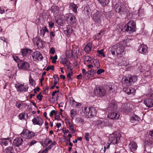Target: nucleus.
I'll list each match as a JSON object with an SVG mask.
<instances>
[{
  "label": "nucleus",
  "mask_w": 153,
  "mask_h": 153,
  "mask_svg": "<svg viewBox=\"0 0 153 153\" xmlns=\"http://www.w3.org/2000/svg\"><path fill=\"white\" fill-rule=\"evenodd\" d=\"M114 8L116 12L121 14H125L127 12V9L125 5L121 3L118 2L115 4Z\"/></svg>",
  "instance_id": "f257e3e1"
},
{
  "label": "nucleus",
  "mask_w": 153,
  "mask_h": 153,
  "mask_svg": "<svg viewBox=\"0 0 153 153\" xmlns=\"http://www.w3.org/2000/svg\"><path fill=\"white\" fill-rule=\"evenodd\" d=\"M135 23L133 21L129 22L124 27L125 30L129 33H132L135 31Z\"/></svg>",
  "instance_id": "f03ea898"
},
{
  "label": "nucleus",
  "mask_w": 153,
  "mask_h": 153,
  "mask_svg": "<svg viewBox=\"0 0 153 153\" xmlns=\"http://www.w3.org/2000/svg\"><path fill=\"white\" fill-rule=\"evenodd\" d=\"M121 137V134L119 133L115 132L110 135L109 140L112 144H117Z\"/></svg>",
  "instance_id": "7ed1b4c3"
},
{
  "label": "nucleus",
  "mask_w": 153,
  "mask_h": 153,
  "mask_svg": "<svg viewBox=\"0 0 153 153\" xmlns=\"http://www.w3.org/2000/svg\"><path fill=\"white\" fill-rule=\"evenodd\" d=\"M103 18V13L100 11H97L93 16V19L94 22L97 24L101 23Z\"/></svg>",
  "instance_id": "20e7f679"
},
{
  "label": "nucleus",
  "mask_w": 153,
  "mask_h": 153,
  "mask_svg": "<svg viewBox=\"0 0 153 153\" xmlns=\"http://www.w3.org/2000/svg\"><path fill=\"white\" fill-rule=\"evenodd\" d=\"M34 135V133L27 129L23 130L21 133V136L23 138L29 139L31 138Z\"/></svg>",
  "instance_id": "39448f33"
},
{
  "label": "nucleus",
  "mask_w": 153,
  "mask_h": 153,
  "mask_svg": "<svg viewBox=\"0 0 153 153\" xmlns=\"http://www.w3.org/2000/svg\"><path fill=\"white\" fill-rule=\"evenodd\" d=\"M116 48L115 50H117L116 53L117 54V57H121L123 55V53L124 52V46L121 44H117L116 45Z\"/></svg>",
  "instance_id": "423d86ee"
},
{
  "label": "nucleus",
  "mask_w": 153,
  "mask_h": 153,
  "mask_svg": "<svg viewBox=\"0 0 153 153\" xmlns=\"http://www.w3.org/2000/svg\"><path fill=\"white\" fill-rule=\"evenodd\" d=\"M18 66L19 69L28 71L29 69L30 65L26 62L21 60L18 63Z\"/></svg>",
  "instance_id": "0eeeda50"
},
{
  "label": "nucleus",
  "mask_w": 153,
  "mask_h": 153,
  "mask_svg": "<svg viewBox=\"0 0 153 153\" xmlns=\"http://www.w3.org/2000/svg\"><path fill=\"white\" fill-rule=\"evenodd\" d=\"M87 111H88V112H87L85 114L88 117L92 118L96 115L97 111L94 107L89 108Z\"/></svg>",
  "instance_id": "6e6552de"
},
{
  "label": "nucleus",
  "mask_w": 153,
  "mask_h": 153,
  "mask_svg": "<svg viewBox=\"0 0 153 153\" xmlns=\"http://www.w3.org/2000/svg\"><path fill=\"white\" fill-rule=\"evenodd\" d=\"M91 63H93L94 69H92L91 72H92L93 74L96 73V69L95 68L98 69L100 68V64L99 61L97 59H92L90 61Z\"/></svg>",
  "instance_id": "1a4fd4ad"
},
{
  "label": "nucleus",
  "mask_w": 153,
  "mask_h": 153,
  "mask_svg": "<svg viewBox=\"0 0 153 153\" xmlns=\"http://www.w3.org/2000/svg\"><path fill=\"white\" fill-rule=\"evenodd\" d=\"M106 92V90L103 88L100 87H97L94 90L95 94L99 96H104Z\"/></svg>",
  "instance_id": "9d476101"
},
{
  "label": "nucleus",
  "mask_w": 153,
  "mask_h": 153,
  "mask_svg": "<svg viewBox=\"0 0 153 153\" xmlns=\"http://www.w3.org/2000/svg\"><path fill=\"white\" fill-rule=\"evenodd\" d=\"M32 58L34 61L38 62L39 60H42L43 57L42 54L38 51H35L32 55Z\"/></svg>",
  "instance_id": "9b49d317"
},
{
  "label": "nucleus",
  "mask_w": 153,
  "mask_h": 153,
  "mask_svg": "<svg viewBox=\"0 0 153 153\" xmlns=\"http://www.w3.org/2000/svg\"><path fill=\"white\" fill-rule=\"evenodd\" d=\"M32 122L34 125H38L39 126L42 125L43 122V120L40 117L35 115L32 120Z\"/></svg>",
  "instance_id": "f8f14e48"
},
{
  "label": "nucleus",
  "mask_w": 153,
  "mask_h": 153,
  "mask_svg": "<svg viewBox=\"0 0 153 153\" xmlns=\"http://www.w3.org/2000/svg\"><path fill=\"white\" fill-rule=\"evenodd\" d=\"M11 143L10 138H2L0 139V144L2 146H7Z\"/></svg>",
  "instance_id": "ddd939ff"
},
{
  "label": "nucleus",
  "mask_w": 153,
  "mask_h": 153,
  "mask_svg": "<svg viewBox=\"0 0 153 153\" xmlns=\"http://www.w3.org/2000/svg\"><path fill=\"white\" fill-rule=\"evenodd\" d=\"M122 83L125 85L128 86L132 84L130 77H123L122 80Z\"/></svg>",
  "instance_id": "4468645a"
},
{
  "label": "nucleus",
  "mask_w": 153,
  "mask_h": 153,
  "mask_svg": "<svg viewBox=\"0 0 153 153\" xmlns=\"http://www.w3.org/2000/svg\"><path fill=\"white\" fill-rule=\"evenodd\" d=\"M120 115L116 112H111L109 113L108 117L112 120H116L119 119Z\"/></svg>",
  "instance_id": "2eb2a0df"
},
{
  "label": "nucleus",
  "mask_w": 153,
  "mask_h": 153,
  "mask_svg": "<svg viewBox=\"0 0 153 153\" xmlns=\"http://www.w3.org/2000/svg\"><path fill=\"white\" fill-rule=\"evenodd\" d=\"M147 48L146 45L142 44L139 46L138 51L141 53L145 54L147 52Z\"/></svg>",
  "instance_id": "dca6fc26"
},
{
  "label": "nucleus",
  "mask_w": 153,
  "mask_h": 153,
  "mask_svg": "<svg viewBox=\"0 0 153 153\" xmlns=\"http://www.w3.org/2000/svg\"><path fill=\"white\" fill-rule=\"evenodd\" d=\"M17 90L20 92L27 91L28 89V87L27 85H20L17 86Z\"/></svg>",
  "instance_id": "f3484780"
},
{
  "label": "nucleus",
  "mask_w": 153,
  "mask_h": 153,
  "mask_svg": "<svg viewBox=\"0 0 153 153\" xmlns=\"http://www.w3.org/2000/svg\"><path fill=\"white\" fill-rule=\"evenodd\" d=\"M23 142V139L20 138H17L14 140L13 143L14 145L16 146H19L21 145L22 142Z\"/></svg>",
  "instance_id": "a211bd4d"
},
{
  "label": "nucleus",
  "mask_w": 153,
  "mask_h": 153,
  "mask_svg": "<svg viewBox=\"0 0 153 153\" xmlns=\"http://www.w3.org/2000/svg\"><path fill=\"white\" fill-rule=\"evenodd\" d=\"M144 103L148 107H152L153 106V99H147L144 101Z\"/></svg>",
  "instance_id": "6ab92c4d"
},
{
  "label": "nucleus",
  "mask_w": 153,
  "mask_h": 153,
  "mask_svg": "<svg viewBox=\"0 0 153 153\" xmlns=\"http://www.w3.org/2000/svg\"><path fill=\"white\" fill-rule=\"evenodd\" d=\"M21 55L23 56H26L29 55L32 52L31 50L28 49H22L21 50Z\"/></svg>",
  "instance_id": "aec40b11"
},
{
  "label": "nucleus",
  "mask_w": 153,
  "mask_h": 153,
  "mask_svg": "<svg viewBox=\"0 0 153 153\" xmlns=\"http://www.w3.org/2000/svg\"><path fill=\"white\" fill-rule=\"evenodd\" d=\"M129 147L131 151L133 152L137 149V146L136 143L134 141L131 142L129 145Z\"/></svg>",
  "instance_id": "412c9836"
},
{
  "label": "nucleus",
  "mask_w": 153,
  "mask_h": 153,
  "mask_svg": "<svg viewBox=\"0 0 153 153\" xmlns=\"http://www.w3.org/2000/svg\"><path fill=\"white\" fill-rule=\"evenodd\" d=\"M69 7L71 10H72L74 12L76 13L77 12L78 6L74 3L71 2L69 4Z\"/></svg>",
  "instance_id": "4be33fe9"
},
{
  "label": "nucleus",
  "mask_w": 153,
  "mask_h": 153,
  "mask_svg": "<svg viewBox=\"0 0 153 153\" xmlns=\"http://www.w3.org/2000/svg\"><path fill=\"white\" fill-rule=\"evenodd\" d=\"M70 101L71 104L74 107H76L81 105V104L79 103H78L76 102L72 97H71L70 99Z\"/></svg>",
  "instance_id": "5701e85b"
},
{
  "label": "nucleus",
  "mask_w": 153,
  "mask_h": 153,
  "mask_svg": "<svg viewBox=\"0 0 153 153\" xmlns=\"http://www.w3.org/2000/svg\"><path fill=\"white\" fill-rule=\"evenodd\" d=\"M51 10L52 12L55 15L57 14L59 12V7L56 6H52L51 8Z\"/></svg>",
  "instance_id": "b1692460"
},
{
  "label": "nucleus",
  "mask_w": 153,
  "mask_h": 153,
  "mask_svg": "<svg viewBox=\"0 0 153 153\" xmlns=\"http://www.w3.org/2000/svg\"><path fill=\"white\" fill-rule=\"evenodd\" d=\"M4 152V153H14V151L12 147L9 146L5 148Z\"/></svg>",
  "instance_id": "393cba45"
},
{
  "label": "nucleus",
  "mask_w": 153,
  "mask_h": 153,
  "mask_svg": "<svg viewBox=\"0 0 153 153\" xmlns=\"http://www.w3.org/2000/svg\"><path fill=\"white\" fill-rule=\"evenodd\" d=\"M116 48V45L109 48V51L113 55H115L117 56V54L116 53L117 50H115V48Z\"/></svg>",
  "instance_id": "a878e982"
},
{
  "label": "nucleus",
  "mask_w": 153,
  "mask_h": 153,
  "mask_svg": "<svg viewBox=\"0 0 153 153\" xmlns=\"http://www.w3.org/2000/svg\"><path fill=\"white\" fill-rule=\"evenodd\" d=\"M91 44L89 43L85 46L84 50L86 52H88L91 50Z\"/></svg>",
  "instance_id": "bb28decb"
},
{
  "label": "nucleus",
  "mask_w": 153,
  "mask_h": 153,
  "mask_svg": "<svg viewBox=\"0 0 153 153\" xmlns=\"http://www.w3.org/2000/svg\"><path fill=\"white\" fill-rule=\"evenodd\" d=\"M99 1L101 4L104 7L107 5L109 2V0H98Z\"/></svg>",
  "instance_id": "cd10ccee"
},
{
  "label": "nucleus",
  "mask_w": 153,
  "mask_h": 153,
  "mask_svg": "<svg viewBox=\"0 0 153 153\" xmlns=\"http://www.w3.org/2000/svg\"><path fill=\"white\" fill-rule=\"evenodd\" d=\"M114 87L113 84L109 85L107 88L108 91L111 93L113 92L114 91Z\"/></svg>",
  "instance_id": "c85d7f7f"
},
{
  "label": "nucleus",
  "mask_w": 153,
  "mask_h": 153,
  "mask_svg": "<svg viewBox=\"0 0 153 153\" xmlns=\"http://www.w3.org/2000/svg\"><path fill=\"white\" fill-rule=\"evenodd\" d=\"M74 52V51H72L71 50L67 51L65 53V55H66V56L68 57L69 58L71 57V56L73 55H73Z\"/></svg>",
  "instance_id": "c756f323"
},
{
  "label": "nucleus",
  "mask_w": 153,
  "mask_h": 153,
  "mask_svg": "<svg viewBox=\"0 0 153 153\" xmlns=\"http://www.w3.org/2000/svg\"><path fill=\"white\" fill-rule=\"evenodd\" d=\"M96 124L100 127H103L104 124V122H103L101 120H99L96 122Z\"/></svg>",
  "instance_id": "7c9ffc66"
},
{
  "label": "nucleus",
  "mask_w": 153,
  "mask_h": 153,
  "mask_svg": "<svg viewBox=\"0 0 153 153\" xmlns=\"http://www.w3.org/2000/svg\"><path fill=\"white\" fill-rule=\"evenodd\" d=\"M125 91L127 94L128 95H130L131 94H134L135 92V90L133 88L129 89Z\"/></svg>",
  "instance_id": "2f4dec72"
},
{
  "label": "nucleus",
  "mask_w": 153,
  "mask_h": 153,
  "mask_svg": "<svg viewBox=\"0 0 153 153\" xmlns=\"http://www.w3.org/2000/svg\"><path fill=\"white\" fill-rule=\"evenodd\" d=\"M70 22L72 24H74L76 22V18L74 15H71L70 18Z\"/></svg>",
  "instance_id": "473e14b6"
},
{
  "label": "nucleus",
  "mask_w": 153,
  "mask_h": 153,
  "mask_svg": "<svg viewBox=\"0 0 153 153\" xmlns=\"http://www.w3.org/2000/svg\"><path fill=\"white\" fill-rule=\"evenodd\" d=\"M109 106L111 110L112 111H114L117 108V106L114 103H110Z\"/></svg>",
  "instance_id": "72a5a7b5"
},
{
  "label": "nucleus",
  "mask_w": 153,
  "mask_h": 153,
  "mask_svg": "<svg viewBox=\"0 0 153 153\" xmlns=\"http://www.w3.org/2000/svg\"><path fill=\"white\" fill-rule=\"evenodd\" d=\"M140 120V118L136 115H133L131 118V120L132 121H138Z\"/></svg>",
  "instance_id": "f704fd0d"
},
{
  "label": "nucleus",
  "mask_w": 153,
  "mask_h": 153,
  "mask_svg": "<svg viewBox=\"0 0 153 153\" xmlns=\"http://www.w3.org/2000/svg\"><path fill=\"white\" fill-rule=\"evenodd\" d=\"M76 122L80 124H82L84 122V120L81 117L76 118Z\"/></svg>",
  "instance_id": "c9c22d12"
},
{
  "label": "nucleus",
  "mask_w": 153,
  "mask_h": 153,
  "mask_svg": "<svg viewBox=\"0 0 153 153\" xmlns=\"http://www.w3.org/2000/svg\"><path fill=\"white\" fill-rule=\"evenodd\" d=\"M62 63L64 65L66 66L70 65V64L69 61L66 59H64L62 61Z\"/></svg>",
  "instance_id": "e433bc0d"
},
{
  "label": "nucleus",
  "mask_w": 153,
  "mask_h": 153,
  "mask_svg": "<svg viewBox=\"0 0 153 153\" xmlns=\"http://www.w3.org/2000/svg\"><path fill=\"white\" fill-rule=\"evenodd\" d=\"M66 30L69 33H71L72 32V27L70 25H68L67 26Z\"/></svg>",
  "instance_id": "4c0bfd02"
},
{
  "label": "nucleus",
  "mask_w": 153,
  "mask_h": 153,
  "mask_svg": "<svg viewBox=\"0 0 153 153\" xmlns=\"http://www.w3.org/2000/svg\"><path fill=\"white\" fill-rule=\"evenodd\" d=\"M152 141L150 140H147L146 141V144H147L146 145V146H147V145L149 146V147H152Z\"/></svg>",
  "instance_id": "58836bf2"
},
{
  "label": "nucleus",
  "mask_w": 153,
  "mask_h": 153,
  "mask_svg": "<svg viewBox=\"0 0 153 153\" xmlns=\"http://www.w3.org/2000/svg\"><path fill=\"white\" fill-rule=\"evenodd\" d=\"M25 114H26L27 115V113H22L19 115L18 117H19V119L21 120L24 119H25Z\"/></svg>",
  "instance_id": "ea45409f"
},
{
  "label": "nucleus",
  "mask_w": 153,
  "mask_h": 153,
  "mask_svg": "<svg viewBox=\"0 0 153 153\" xmlns=\"http://www.w3.org/2000/svg\"><path fill=\"white\" fill-rule=\"evenodd\" d=\"M113 124V122L110 121H108L106 122H104V125L105 126H111Z\"/></svg>",
  "instance_id": "a19ab883"
},
{
  "label": "nucleus",
  "mask_w": 153,
  "mask_h": 153,
  "mask_svg": "<svg viewBox=\"0 0 153 153\" xmlns=\"http://www.w3.org/2000/svg\"><path fill=\"white\" fill-rule=\"evenodd\" d=\"M103 35V33L102 32H100L97 34L96 36V39H100Z\"/></svg>",
  "instance_id": "79ce46f5"
},
{
  "label": "nucleus",
  "mask_w": 153,
  "mask_h": 153,
  "mask_svg": "<svg viewBox=\"0 0 153 153\" xmlns=\"http://www.w3.org/2000/svg\"><path fill=\"white\" fill-rule=\"evenodd\" d=\"M130 78L131 79V82H132V83L133 82H136L137 79V76H133L130 77Z\"/></svg>",
  "instance_id": "37998d69"
},
{
  "label": "nucleus",
  "mask_w": 153,
  "mask_h": 153,
  "mask_svg": "<svg viewBox=\"0 0 153 153\" xmlns=\"http://www.w3.org/2000/svg\"><path fill=\"white\" fill-rule=\"evenodd\" d=\"M29 82L30 84L33 85L35 84V82L34 80L32 78L31 76H30L29 77Z\"/></svg>",
  "instance_id": "c03bdc74"
},
{
  "label": "nucleus",
  "mask_w": 153,
  "mask_h": 153,
  "mask_svg": "<svg viewBox=\"0 0 153 153\" xmlns=\"http://www.w3.org/2000/svg\"><path fill=\"white\" fill-rule=\"evenodd\" d=\"M56 142H53L47 148V149H48V150L51 149L55 145Z\"/></svg>",
  "instance_id": "a18cd8bd"
},
{
  "label": "nucleus",
  "mask_w": 153,
  "mask_h": 153,
  "mask_svg": "<svg viewBox=\"0 0 153 153\" xmlns=\"http://www.w3.org/2000/svg\"><path fill=\"white\" fill-rule=\"evenodd\" d=\"M90 59V58L88 56H85L83 57L84 60L87 62H89Z\"/></svg>",
  "instance_id": "49530a36"
},
{
  "label": "nucleus",
  "mask_w": 153,
  "mask_h": 153,
  "mask_svg": "<svg viewBox=\"0 0 153 153\" xmlns=\"http://www.w3.org/2000/svg\"><path fill=\"white\" fill-rule=\"evenodd\" d=\"M47 139H46L44 140V143L45 144L46 146H48V144H50L52 142V141L51 140H48V141L47 143Z\"/></svg>",
  "instance_id": "de8ad7c7"
},
{
  "label": "nucleus",
  "mask_w": 153,
  "mask_h": 153,
  "mask_svg": "<svg viewBox=\"0 0 153 153\" xmlns=\"http://www.w3.org/2000/svg\"><path fill=\"white\" fill-rule=\"evenodd\" d=\"M90 72L88 71L87 72L85 73L84 75V77H85V78L86 79L87 78H88L89 77H90Z\"/></svg>",
  "instance_id": "09e8293b"
},
{
  "label": "nucleus",
  "mask_w": 153,
  "mask_h": 153,
  "mask_svg": "<svg viewBox=\"0 0 153 153\" xmlns=\"http://www.w3.org/2000/svg\"><path fill=\"white\" fill-rule=\"evenodd\" d=\"M89 133H85V139L87 141L89 140Z\"/></svg>",
  "instance_id": "8fccbe9b"
},
{
  "label": "nucleus",
  "mask_w": 153,
  "mask_h": 153,
  "mask_svg": "<svg viewBox=\"0 0 153 153\" xmlns=\"http://www.w3.org/2000/svg\"><path fill=\"white\" fill-rule=\"evenodd\" d=\"M103 50L102 49L98 51L97 52H98L100 55L104 57L105 56V55L103 53Z\"/></svg>",
  "instance_id": "3c124183"
},
{
  "label": "nucleus",
  "mask_w": 153,
  "mask_h": 153,
  "mask_svg": "<svg viewBox=\"0 0 153 153\" xmlns=\"http://www.w3.org/2000/svg\"><path fill=\"white\" fill-rule=\"evenodd\" d=\"M71 117L73 118V117H74V115L76 114V111L72 109L71 110Z\"/></svg>",
  "instance_id": "603ef678"
},
{
  "label": "nucleus",
  "mask_w": 153,
  "mask_h": 153,
  "mask_svg": "<svg viewBox=\"0 0 153 153\" xmlns=\"http://www.w3.org/2000/svg\"><path fill=\"white\" fill-rule=\"evenodd\" d=\"M43 96L41 94V93H40L37 96V98L39 100L41 101L42 100V98Z\"/></svg>",
  "instance_id": "864d4df0"
},
{
  "label": "nucleus",
  "mask_w": 153,
  "mask_h": 153,
  "mask_svg": "<svg viewBox=\"0 0 153 153\" xmlns=\"http://www.w3.org/2000/svg\"><path fill=\"white\" fill-rule=\"evenodd\" d=\"M104 71V70L102 69H99L97 71V73L98 74H100Z\"/></svg>",
  "instance_id": "5fc2aeb1"
},
{
  "label": "nucleus",
  "mask_w": 153,
  "mask_h": 153,
  "mask_svg": "<svg viewBox=\"0 0 153 153\" xmlns=\"http://www.w3.org/2000/svg\"><path fill=\"white\" fill-rule=\"evenodd\" d=\"M45 33V31L43 29H42L40 30V34L42 37H43L44 36Z\"/></svg>",
  "instance_id": "6e6d98bb"
},
{
  "label": "nucleus",
  "mask_w": 153,
  "mask_h": 153,
  "mask_svg": "<svg viewBox=\"0 0 153 153\" xmlns=\"http://www.w3.org/2000/svg\"><path fill=\"white\" fill-rule=\"evenodd\" d=\"M53 66H48L47 67V68L45 70L46 71H48L49 70L51 69L52 70H54L53 68H54Z\"/></svg>",
  "instance_id": "4d7b16f0"
},
{
  "label": "nucleus",
  "mask_w": 153,
  "mask_h": 153,
  "mask_svg": "<svg viewBox=\"0 0 153 153\" xmlns=\"http://www.w3.org/2000/svg\"><path fill=\"white\" fill-rule=\"evenodd\" d=\"M36 141H35V140H33L30 143H28V144L30 146H31L36 143Z\"/></svg>",
  "instance_id": "13d9d810"
},
{
  "label": "nucleus",
  "mask_w": 153,
  "mask_h": 153,
  "mask_svg": "<svg viewBox=\"0 0 153 153\" xmlns=\"http://www.w3.org/2000/svg\"><path fill=\"white\" fill-rule=\"evenodd\" d=\"M56 112L54 110H52L50 113V115L51 117L52 116L53 114H56Z\"/></svg>",
  "instance_id": "bf43d9fd"
},
{
  "label": "nucleus",
  "mask_w": 153,
  "mask_h": 153,
  "mask_svg": "<svg viewBox=\"0 0 153 153\" xmlns=\"http://www.w3.org/2000/svg\"><path fill=\"white\" fill-rule=\"evenodd\" d=\"M72 75L73 73L72 72L70 73H69L67 74V77L69 79H71L72 80L71 78V76H72Z\"/></svg>",
  "instance_id": "052dcab7"
},
{
  "label": "nucleus",
  "mask_w": 153,
  "mask_h": 153,
  "mask_svg": "<svg viewBox=\"0 0 153 153\" xmlns=\"http://www.w3.org/2000/svg\"><path fill=\"white\" fill-rule=\"evenodd\" d=\"M69 126L70 128V129L72 131H73L74 132L75 131V130H74V126H73L71 124L70 122H69Z\"/></svg>",
  "instance_id": "680f3d73"
},
{
  "label": "nucleus",
  "mask_w": 153,
  "mask_h": 153,
  "mask_svg": "<svg viewBox=\"0 0 153 153\" xmlns=\"http://www.w3.org/2000/svg\"><path fill=\"white\" fill-rule=\"evenodd\" d=\"M50 53L52 54H54L55 53V49L53 48H52L50 50Z\"/></svg>",
  "instance_id": "e2e57ef3"
},
{
  "label": "nucleus",
  "mask_w": 153,
  "mask_h": 153,
  "mask_svg": "<svg viewBox=\"0 0 153 153\" xmlns=\"http://www.w3.org/2000/svg\"><path fill=\"white\" fill-rule=\"evenodd\" d=\"M61 19H59L57 21V22L58 23V24L62 26L63 25V23L62 22H61Z\"/></svg>",
  "instance_id": "0e129e2a"
},
{
  "label": "nucleus",
  "mask_w": 153,
  "mask_h": 153,
  "mask_svg": "<svg viewBox=\"0 0 153 153\" xmlns=\"http://www.w3.org/2000/svg\"><path fill=\"white\" fill-rule=\"evenodd\" d=\"M48 23L50 27L51 28L54 25V23L52 22H49Z\"/></svg>",
  "instance_id": "69168bd1"
},
{
  "label": "nucleus",
  "mask_w": 153,
  "mask_h": 153,
  "mask_svg": "<svg viewBox=\"0 0 153 153\" xmlns=\"http://www.w3.org/2000/svg\"><path fill=\"white\" fill-rule=\"evenodd\" d=\"M5 13V10L3 8H0V13L2 14Z\"/></svg>",
  "instance_id": "338daca9"
},
{
  "label": "nucleus",
  "mask_w": 153,
  "mask_h": 153,
  "mask_svg": "<svg viewBox=\"0 0 153 153\" xmlns=\"http://www.w3.org/2000/svg\"><path fill=\"white\" fill-rule=\"evenodd\" d=\"M76 78L77 79H82V74H80L78 75L76 77Z\"/></svg>",
  "instance_id": "774afa93"
}]
</instances>
